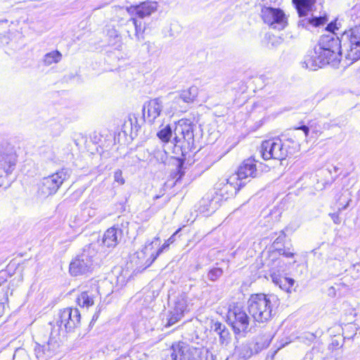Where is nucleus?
Segmentation results:
<instances>
[{
  "mask_svg": "<svg viewBox=\"0 0 360 360\" xmlns=\"http://www.w3.org/2000/svg\"><path fill=\"white\" fill-rule=\"evenodd\" d=\"M257 151L261 158H281L283 155L281 140L271 139L263 141Z\"/></svg>",
  "mask_w": 360,
  "mask_h": 360,
  "instance_id": "f8f14e48",
  "label": "nucleus"
},
{
  "mask_svg": "<svg viewBox=\"0 0 360 360\" xmlns=\"http://www.w3.org/2000/svg\"><path fill=\"white\" fill-rule=\"evenodd\" d=\"M98 299H100L98 286L94 283L89 289L81 292L77 298V302L81 307L89 308Z\"/></svg>",
  "mask_w": 360,
  "mask_h": 360,
  "instance_id": "dca6fc26",
  "label": "nucleus"
},
{
  "mask_svg": "<svg viewBox=\"0 0 360 360\" xmlns=\"http://www.w3.org/2000/svg\"><path fill=\"white\" fill-rule=\"evenodd\" d=\"M107 35L109 37L110 42L112 43V44H115L117 41H120L121 37L120 36L118 32L114 29L110 28L108 30Z\"/></svg>",
  "mask_w": 360,
  "mask_h": 360,
  "instance_id": "4c0bfd02",
  "label": "nucleus"
},
{
  "mask_svg": "<svg viewBox=\"0 0 360 360\" xmlns=\"http://www.w3.org/2000/svg\"><path fill=\"white\" fill-rule=\"evenodd\" d=\"M291 247H276V249L275 250L280 255H283L287 258H291L293 257L295 255V253L291 251Z\"/></svg>",
  "mask_w": 360,
  "mask_h": 360,
  "instance_id": "c9c22d12",
  "label": "nucleus"
},
{
  "mask_svg": "<svg viewBox=\"0 0 360 360\" xmlns=\"http://www.w3.org/2000/svg\"><path fill=\"white\" fill-rule=\"evenodd\" d=\"M126 25L127 27H131L134 28V36L136 39L137 41H140L143 39V32L144 28L142 29L141 22H139L136 18H129L127 22Z\"/></svg>",
  "mask_w": 360,
  "mask_h": 360,
  "instance_id": "a878e982",
  "label": "nucleus"
},
{
  "mask_svg": "<svg viewBox=\"0 0 360 360\" xmlns=\"http://www.w3.org/2000/svg\"><path fill=\"white\" fill-rule=\"evenodd\" d=\"M193 148V146L188 145L181 141L174 142L173 147L174 155L170 158H185Z\"/></svg>",
  "mask_w": 360,
  "mask_h": 360,
  "instance_id": "393cba45",
  "label": "nucleus"
},
{
  "mask_svg": "<svg viewBox=\"0 0 360 360\" xmlns=\"http://www.w3.org/2000/svg\"><path fill=\"white\" fill-rule=\"evenodd\" d=\"M277 297L263 293L252 295L248 301V311L255 322L267 323L274 316Z\"/></svg>",
  "mask_w": 360,
  "mask_h": 360,
  "instance_id": "7ed1b4c3",
  "label": "nucleus"
},
{
  "mask_svg": "<svg viewBox=\"0 0 360 360\" xmlns=\"http://www.w3.org/2000/svg\"><path fill=\"white\" fill-rule=\"evenodd\" d=\"M62 54L58 51H53L44 55L43 62L45 65H51L53 63H57L60 61Z\"/></svg>",
  "mask_w": 360,
  "mask_h": 360,
  "instance_id": "c85d7f7f",
  "label": "nucleus"
},
{
  "mask_svg": "<svg viewBox=\"0 0 360 360\" xmlns=\"http://www.w3.org/2000/svg\"><path fill=\"white\" fill-rule=\"evenodd\" d=\"M193 360H215L214 355L206 348H196Z\"/></svg>",
  "mask_w": 360,
  "mask_h": 360,
  "instance_id": "c756f323",
  "label": "nucleus"
},
{
  "mask_svg": "<svg viewBox=\"0 0 360 360\" xmlns=\"http://www.w3.org/2000/svg\"><path fill=\"white\" fill-rule=\"evenodd\" d=\"M195 349L186 342H175L170 349V360H193Z\"/></svg>",
  "mask_w": 360,
  "mask_h": 360,
  "instance_id": "ddd939ff",
  "label": "nucleus"
},
{
  "mask_svg": "<svg viewBox=\"0 0 360 360\" xmlns=\"http://www.w3.org/2000/svg\"><path fill=\"white\" fill-rule=\"evenodd\" d=\"M166 360H170V356H169V357H168V358H167V359H166Z\"/></svg>",
  "mask_w": 360,
  "mask_h": 360,
  "instance_id": "6e6d98bb",
  "label": "nucleus"
},
{
  "mask_svg": "<svg viewBox=\"0 0 360 360\" xmlns=\"http://www.w3.org/2000/svg\"><path fill=\"white\" fill-rule=\"evenodd\" d=\"M198 94V89L195 86H192L187 89L182 90L178 93L177 96L174 97L176 102L180 100L185 103H191L194 101Z\"/></svg>",
  "mask_w": 360,
  "mask_h": 360,
  "instance_id": "4be33fe9",
  "label": "nucleus"
},
{
  "mask_svg": "<svg viewBox=\"0 0 360 360\" xmlns=\"http://www.w3.org/2000/svg\"><path fill=\"white\" fill-rule=\"evenodd\" d=\"M261 16L264 22L272 29L283 30L288 25V19L284 12L280 8L263 7Z\"/></svg>",
  "mask_w": 360,
  "mask_h": 360,
  "instance_id": "423d86ee",
  "label": "nucleus"
},
{
  "mask_svg": "<svg viewBox=\"0 0 360 360\" xmlns=\"http://www.w3.org/2000/svg\"><path fill=\"white\" fill-rule=\"evenodd\" d=\"M134 30V28H131V27H127L126 25H125V31L127 32L128 34V37L133 39L134 37H133V34H132V30Z\"/></svg>",
  "mask_w": 360,
  "mask_h": 360,
  "instance_id": "8fccbe9b",
  "label": "nucleus"
},
{
  "mask_svg": "<svg viewBox=\"0 0 360 360\" xmlns=\"http://www.w3.org/2000/svg\"><path fill=\"white\" fill-rule=\"evenodd\" d=\"M273 282L278 285L279 288L288 292H290V288L295 283V280L291 278L283 277L278 275L271 276Z\"/></svg>",
  "mask_w": 360,
  "mask_h": 360,
  "instance_id": "b1692460",
  "label": "nucleus"
},
{
  "mask_svg": "<svg viewBox=\"0 0 360 360\" xmlns=\"http://www.w3.org/2000/svg\"><path fill=\"white\" fill-rule=\"evenodd\" d=\"M300 342H303L306 345L311 343L315 339L316 335L313 333L304 332L297 338Z\"/></svg>",
  "mask_w": 360,
  "mask_h": 360,
  "instance_id": "72a5a7b5",
  "label": "nucleus"
},
{
  "mask_svg": "<svg viewBox=\"0 0 360 360\" xmlns=\"http://www.w3.org/2000/svg\"><path fill=\"white\" fill-rule=\"evenodd\" d=\"M223 270L221 268H213L210 269L207 273V278L212 281H217L219 277L221 276Z\"/></svg>",
  "mask_w": 360,
  "mask_h": 360,
  "instance_id": "f704fd0d",
  "label": "nucleus"
},
{
  "mask_svg": "<svg viewBox=\"0 0 360 360\" xmlns=\"http://www.w3.org/2000/svg\"><path fill=\"white\" fill-rule=\"evenodd\" d=\"M259 342H257L255 344L250 342L243 343L236 348V354L238 355L240 360H246L250 358L254 353H258L259 351L263 348L266 347L267 345L259 346Z\"/></svg>",
  "mask_w": 360,
  "mask_h": 360,
  "instance_id": "a211bd4d",
  "label": "nucleus"
},
{
  "mask_svg": "<svg viewBox=\"0 0 360 360\" xmlns=\"http://www.w3.org/2000/svg\"><path fill=\"white\" fill-rule=\"evenodd\" d=\"M158 8V3L156 1H146L138 5L137 15L140 18H144L150 16L155 12Z\"/></svg>",
  "mask_w": 360,
  "mask_h": 360,
  "instance_id": "412c9836",
  "label": "nucleus"
},
{
  "mask_svg": "<svg viewBox=\"0 0 360 360\" xmlns=\"http://www.w3.org/2000/svg\"><path fill=\"white\" fill-rule=\"evenodd\" d=\"M114 178L115 181L118 182L120 184H124V179L122 177V173L121 170L118 169L115 172Z\"/></svg>",
  "mask_w": 360,
  "mask_h": 360,
  "instance_id": "79ce46f5",
  "label": "nucleus"
},
{
  "mask_svg": "<svg viewBox=\"0 0 360 360\" xmlns=\"http://www.w3.org/2000/svg\"><path fill=\"white\" fill-rule=\"evenodd\" d=\"M15 359H16V355H15V354H14V355H13V360H15Z\"/></svg>",
  "mask_w": 360,
  "mask_h": 360,
  "instance_id": "864d4df0",
  "label": "nucleus"
},
{
  "mask_svg": "<svg viewBox=\"0 0 360 360\" xmlns=\"http://www.w3.org/2000/svg\"><path fill=\"white\" fill-rule=\"evenodd\" d=\"M82 210L84 217H92L95 215V210L91 207H88L86 205H82Z\"/></svg>",
  "mask_w": 360,
  "mask_h": 360,
  "instance_id": "a19ab883",
  "label": "nucleus"
},
{
  "mask_svg": "<svg viewBox=\"0 0 360 360\" xmlns=\"http://www.w3.org/2000/svg\"><path fill=\"white\" fill-rule=\"evenodd\" d=\"M316 0H292L297 13L300 16L304 15L307 13H310Z\"/></svg>",
  "mask_w": 360,
  "mask_h": 360,
  "instance_id": "5701e85b",
  "label": "nucleus"
},
{
  "mask_svg": "<svg viewBox=\"0 0 360 360\" xmlns=\"http://www.w3.org/2000/svg\"><path fill=\"white\" fill-rule=\"evenodd\" d=\"M61 340L58 331L53 328L51 332L48 342L44 345L37 343L34 352L37 359H46L52 356L58 349Z\"/></svg>",
  "mask_w": 360,
  "mask_h": 360,
  "instance_id": "9d476101",
  "label": "nucleus"
},
{
  "mask_svg": "<svg viewBox=\"0 0 360 360\" xmlns=\"http://www.w3.org/2000/svg\"><path fill=\"white\" fill-rule=\"evenodd\" d=\"M172 309L174 311H176L184 316V314L188 310V304L186 295H180L176 298Z\"/></svg>",
  "mask_w": 360,
  "mask_h": 360,
  "instance_id": "bb28decb",
  "label": "nucleus"
},
{
  "mask_svg": "<svg viewBox=\"0 0 360 360\" xmlns=\"http://www.w3.org/2000/svg\"><path fill=\"white\" fill-rule=\"evenodd\" d=\"M159 241L158 238H155L154 241L148 243L146 245L144 248L140 252H138V257L141 258L149 255L150 257L147 259L146 262V267L149 266L158 257V255L163 251V250L169 246V243H165L161 248H160L158 251L154 253L152 250L154 248V245H159L158 243Z\"/></svg>",
  "mask_w": 360,
  "mask_h": 360,
  "instance_id": "f3484780",
  "label": "nucleus"
},
{
  "mask_svg": "<svg viewBox=\"0 0 360 360\" xmlns=\"http://www.w3.org/2000/svg\"><path fill=\"white\" fill-rule=\"evenodd\" d=\"M8 277V276L6 271H2L0 272V286L6 282Z\"/></svg>",
  "mask_w": 360,
  "mask_h": 360,
  "instance_id": "49530a36",
  "label": "nucleus"
},
{
  "mask_svg": "<svg viewBox=\"0 0 360 360\" xmlns=\"http://www.w3.org/2000/svg\"><path fill=\"white\" fill-rule=\"evenodd\" d=\"M295 129H300V130H302L305 134V136L307 137L308 136V134H309V129L308 127L305 126V125H302L301 127H296L295 128Z\"/></svg>",
  "mask_w": 360,
  "mask_h": 360,
  "instance_id": "09e8293b",
  "label": "nucleus"
},
{
  "mask_svg": "<svg viewBox=\"0 0 360 360\" xmlns=\"http://www.w3.org/2000/svg\"><path fill=\"white\" fill-rule=\"evenodd\" d=\"M347 191H345L336 200L338 212L346 210L349 207L350 202H352L351 194L350 193H347Z\"/></svg>",
  "mask_w": 360,
  "mask_h": 360,
  "instance_id": "cd10ccee",
  "label": "nucleus"
},
{
  "mask_svg": "<svg viewBox=\"0 0 360 360\" xmlns=\"http://www.w3.org/2000/svg\"><path fill=\"white\" fill-rule=\"evenodd\" d=\"M333 345L338 346V342L337 340H333L332 342Z\"/></svg>",
  "mask_w": 360,
  "mask_h": 360,
  "instance_id": "603ef678",
  "label": "nucleus"
},
{
  "mask_svg": "<svg viewBox=\"0 0 360 360\" xmlns=\"http://www.w3.org/2000/svg\"><path fill=\"white\" fill-rule=\"evenodd\" d=\"M172 135H174V127L169 124L165 126L157 133L158 137L163 142H168Z\"/></svg>",
  "mask_w": 360,
  "mask_h": 360,
  "instance_id": "7c9ffc66",
  "label": "nucleus"
},
{
  "mask_svg": "<svg viewBox=\"0 0 360 360\" xmlns=\"http://www.w3.org/2000/svg\"><path fill=\"white\" fill-rule=\"evenodd\" d=\"M269 168L268 165L255 159H245L238 167L237 172L226 179V183L221 191H225L229 196H233L242 186H244L243 179L248 177L255 178L264 172H268Z\"/></svg>",
  "mask_w": 360,
  "mask_h": 360,
  "instance_id": "f03ea898",
  "label": "nucleus"
},
{
  "mask_svg": "<svg viewBox=\"0 0 360 360\" xmlns=\"http://www.w3.org/2000/svg\"><path fill=\"white\" fill-rule=\"evenodd\" d=\"M4 306L2 303H0V317L4 314Z\"/></svg>",
  "mask_w": 360,
  "mask_h": 360,
  "instance_id": "3c124183",
  "label": "nucleus"
},
{
  "mask_svg": "<svg viewBox=\"0 0 360 360\" xmlns=\"http://www.w3.org/2000/svg\"><path fill=\"white\" fill-rule=\"evenodd\" d=\"M263 160H265V161H266V160H268L269 159L264 158V159H263Z\"/></svg>",
  "mask_w": 360,
  "mask_h": 360,
  "instance_id": "5fc2aeb1",
  "label": "nucleus"
},
{
  "mask_svg": "<svg viewBox=\"0 0 360 360\" xmlns=\"http://www.w3.org/2000/svg\"><path fill=\"white\" fill-rule=\"evenodd\" d=\"M137 8H138V5L131 6L130 7L127 8V11L128 12L129 14H130L131 15L134 14L137 15Z\"/></svg>",
  "mask_w": 360,
  "mask_h": 360,
  "instance_id": "de8ad7c7",
  "label": "nucleus"
},
{
  "mask_svg": "<svg viewBox=\"0 0 360 360\" xmlns=\"http://www.w3.org/2000/svg\"><path fill=\"white\" fill-rule=\"evenodd\" d=\"M227 318L236 333L246 332L248 330L250 318L242 307L236 306L230 309Z\"/></svg>",
  "mask_w": 360,
  "mask_h": 360,
  "instance_id": "6e6552de",
  "label": "nucleus"
},
{
  "mask_svg": "<svg viewBox=\"0 0 360 360\" xmlns=\"http://www.w3.org/2000/svg\"><path fill=\"white\" fill-rule=\"evenodd\" d=\"M344 53L342 39L335 33L323 35L319 44L314 47V53L309 60L314 68H322L326 65L336 67L340 62V57Z\"/></svg>",
  "mask_w": 360,
  "mask_h": 360,
  "instance_id": "f257e3e1",
  "label": "nucleus"
},
{
  "mask_svg": "<svg viewBox=\"0 0 360 360\" xmlns=\"http://www.w3.org/2000/svg\"><path fill=\"white\" fill-rule=\"evenodd\" d=\"M195 125L189 120L181 119L174 123V142H184L194 146Z\"/></svg>",
  "mask_w": 360,
  "mask_h": 360,
  "instance_id": "1a4fd4ad",
  "label": "nucleus"
},
{
  "mask_svg": "<svg viewBox=\"0 0 360 360\" xmlns=\"http://www.w3.org/2000/svg\"><path fill=\"white\" fill-rule=\"evenodd\" d=\"M176 172L170 174L172 179H176V182L181 179L185 173L184 169L186 167H184V164L186 159H176Z\"/></svg>",
  "mask_w": 360,
  "mask_h": 360,
  "instance_id": "2f4dec72",
  "label": "nucleus"
},
{
  "mask_svg": "<svg viewBox=\"0 0 360 360\" xmlns=\"http://www.w3.org/2000/svg\"><path fill=\"white\" fill-rule=\"evenodd\" d=\"M97 251L92 245L85 246L83 252L70 264V273L78 276L90 271L95 262Z\"/></svg>",
  "mask_w": 360,
  "mask_h": 360,
  "instance_id": "39448f33",
  "label": "nucleus"
},
{
  "mask_svg": "<svg viewBox=\"0 0 360 360\" xmlns=\"http://www.w3.org/2000/svg\"><path fill=\"white\" fill-rule=\"evenodd\" d=\"M226 327V326L222 323L213 320L212 321L210 326L211 330L216 333L219 336H220Z\"/></svg>",
  "mask_w": 360,
  "mask_h": 360,
  "instance_id": "e433bc0d",
  "label": "nucleus"
},
{
  "mask_svg": "<svg viewBox=\"0 0 360 360\" xmlns=\"http://www.w3.org/2000/svg\"><path fill=\"white\" fill-rule=\"evenodd\" d=\"M285 238V234L283 231H281L280 235L275 239L273 243V247L276 250V247H283V243Z\"/></svg>",
  "mask_w": 360,
  "mask_h": 360,
  "instance_id": "ea45409f",
  "label": "nucleus"
},
{
  "mask_svg": "<svg viewBox=\"0 0 360 360\" xmlns=\"http://www.w3.org/2000/svg\"><path fill=\"white\" fill-rule=\"evenodd\" d=\"M221 195H206L199 202L198 211L205 216L214 213L220 206Z\"/></svg>",
  "mask_w": 360,
  "mask_h": 360,
  "instance_id": "2eb2a0df",
  "label": "nucleus"
},
{
  "mask_svg": "<svg viewBox=\"0 0 360 360\" xmlns=\"http://www.w3.org/2000/svg\"><path fill=\"white\" fill-rule=\"evenodd\" d=\"M342 39L345 58L351 63L360 59V25L345 30Z\"/></svg>",
  "mask_w": 360,
  "mask_h": 360,
  "instance_id": "20e7f679",
  "label": "nucleus"
},
{
  "mask_svg": "<svg viewBox=\"0 0 360 360\" xmlns=\"http://www.w3.org/2000/svg\"><path fill=\"white\" fill-rule=\"evenodd\" d=\"M117 224H119L120 228L123 231L127 229L129 225V222L127 221H124V219L120 217H118Z\"/></svg>",
  "mask_w": 360,
  "mask_h": 360,
  "instance_id": "c03bdc74",
  "label": "nucleus"
},
{
  "mask_svg": "<svg viewBox=\"0 0 360 360\" xmlns=\"http://www.w3.org/2000/svg\"><path fill=\"white\" fill-rule=\"evenodd\" d=\"M231 340V334L227 328L224 330V331L221 333V334L219 336V342L221 345H227Z\"/></svg>",
  "mask_w": 360,
  "mask_h": 360,
  "instance_id": "58836bf2",
  "label": "nucleus"
},
{
  "mask_svg": "<svg viewBox=\"0 0 360 360\" xmlns=\"http://www.w3.org/2000/svg\"><path fill=\"white\" fill-rule=\"evenodd\" d=\"M123 230L117 224L109 228L104 233L103 243L108 248H115L121 239Z\"/></svg>",
  "mask_w": 360,
  "mask_h": 360,
  "instance_id": "6ab92c4d",
  "label": "nucleus"
},
{
  "mask_svg": "<svg viewBox=\"0 0 360 360\" xmlns=\"http://www.w3.org/2000/svg\"><path fill=\"white\" fill-rule=\"evenodd\" d=\"M8 168L5 169V172L8 174H11L12 172V171H13V168H14V167H15V165L16 164L15 160L13 159V160H10L8 162Z\"/></svg>",
  "mask_w": 360,
  "mask_h": 360,
  "instance_id": "a18cd8bd",
  "label": "nucleus"
},
{
  "mask_svg": "<svg viewBox=\"0 0 360 360\" xmlns=\"http://www.w3.org/2000/svg\"><path fill=\"white\" fill-rule=\"evenodd\" d=\"M182 317H183V315H181V314H179L176 311H174L173 309H172L169 311V314L168 315L167 322L165 326H167V327L172 326V325H174V323L178 322L179 320H181V319Z\"/></svg>",
  "mask_w": 360,
  "mask_h": 360,
  "instance_id": "473e14b6",
  "label": "nucleus"
},
{
  "mask_svg": "<svg viewBox=\"0 0 360 360\" xmlns=\"http://www.w3.org/2000/svg\"><path fill=\"white\" fill-rule=\"evenodd\" d=\"M163 103L160 98L150 99L145 103L143 107V114L145 122L153 124L160 116Z\"/></svg>",
  "mask_w": 360,
  "mask_h": 360,
  "instance_id": "4468645a",
  "label": "nucleus"
},
{
  "mask_svg": "<svg viewBox=\"0 0 360 360\" xmlns=\"http://www.w3.org/2000/svg\"><path fill=\"white\" fill-rule=\"evenodd\" d=\"M340 213L338 210L334 213H330L329 216L335 224H340L341 223V218L340 217Z\"/></svg>",
  "mask_w": 360,
  "mask_h": 360,
  "instance_id": "37998d69",
  "label": "nucleus"
},
{
  "mask_svg": "<svg viewBox=\"0 0 360 360\" xmlns=\"http://www.w3.org/2000/svg\"><path fill=\"white\" fill-rule=\"evenodd\" d=\"M80 318V313L77 308H65L60 311L56 324L59 328L63 326L66 332H71L79 326Z\"/></svg>",
  "mask_w": 360,
  "mask_h": 360,
  "instance_id": "9b49d317",
  "label": "nucleus"
},
{
  "mask_svg": "<svg viewBox=\"0 0 360 360\" xmlns=\"http://www.w3.org/2000/svg\"><path fill=\"white\" fill-rule=\"evenodd\" d=\"M300 20L297 22L298 27H302L306 29H309L310 27H319L324 25L328 21L326 16H309V13L304 15L300 16L299 14Z\"/></svg>",
  "mask_w": 360,
  "mask_h": 360,
  "instance_id": "aec40b11",
  "label": "nucleus"
},
{
  "mask_svg": "<svg viewBox=\"0 0 360 360\" xmlns=\"http://www.w3.org/2000/svg\"><path fill=\"white\" fill-rule=\"evenodd\" d=\"M70 176L69 170L63 169L43 179L40 191L44 195L48 196L56 193L63 181Z\"/></svg>",
  "mask_w": 360,
  "mask_h": 360,
  "instance_id": "0eeeda50",
  "label": "nucleus"
}]
</instances>
